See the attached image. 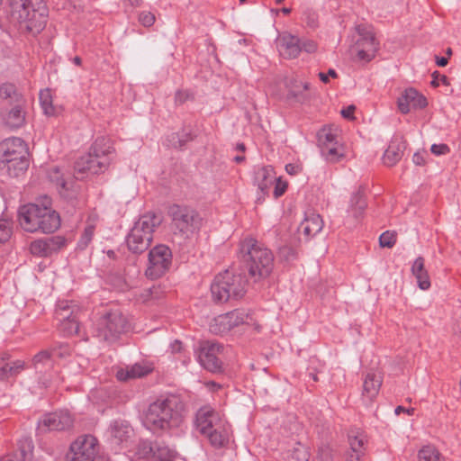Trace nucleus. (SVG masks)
Masks as SVG:
<instances>
[{"instance_id": "nucleus-60", "label": "nucleus", "mask_w": 461, "mask_h": 461, "mask_svg": "<svg viewBox=\"0 0 461 461\" xmlns=\"http://www.w3.org/2000/svg\"><path fill=\"white\" fill-rule=\"evenodd\" d=\"M188 95L185 92H182V91H177L176 93V95H175V102L176 104H181L185 102V100L187 99Z\"/></svg>"}, {"instance_id": "nucleus-36", "label": "nucleus", "mask_w": 461, "mask_h": 461, "mask_svg": "<svg viewBox=\"0 0 461 461\" xmlns=\"http://www.w3.org/2000/svg\"><path fill=\"white\" fill-rule=\"evenodd\" d=\"M229 324L230 325V329H233L240 324H249L250 321H253L251 315L245 312L243 310H234L232 312H227Z\"/></svg>"}, {"instance_id": "nucleus-18", "label": "nucleus", "mask_w": 461, "mask_h": 461, "mask_svg": "<svg viewBox=\"0 0 461 461\" xmlns=\"http://www.w3.org/2000/svg\"><path fill=\"white\" fill-rule=\"evenodd\" d=\"M134 435V430L129 421L116 419L110 422L106 430L107 440L112 445H127Z\"/></svg>"}, {"instance_id": "nucleus-34", "label": "nucleus", "mask_w": 461, "mask_h": 461, "mask_svg": "<svg viewBox=\"0 0 461 461\" xmlns=\"http://www.w3.org/2000/svg\"><path fill=\"white\" fill-rule=\"evenodd\" d=\"M418 461H446L442 454L432 445L422 447L418 452Z\"/></svg>"}, {"instance_id": "nucleus-22", "label": "nucleus", "mask_w": 461, "mask_h": 461, "mask_svg": "<svg viewBox=\"0 0 461 461\" xmlns=\"http://www.w3.org/2000/svg\"><path fill=\"white\" fill-rule=\"evenodd\" d=\"M276 180V176L274 168L271 166L258 167L254 169L253 182L261 193V195L258 197V200H260L261 196H265L269 194L270 188Z\"/></svg>"}, {"instance_id": "nucleus-2", "label": "nucleus", "mask_w": 461, "mask_h": 461, "mask_svg": "<svg viewBox=\"0 0 461 461\" xmlns=\"http://www.w3.org/2000/svg\"><path fill=\"white\" fill-rule=\"evenodd\" d=\"M50 205V199L45 196L40 203L21 206L18 211L21 227L28 232L56 231L60 226V217Z\"/></svg>"}, {"instance_id": "nucleus-11", "label": "nucleus", "mask_w": 461, "mask_h": 461, "mask_svg": "<svg viewBox=\"0 0 461 461\" xmlns=\"http://www.w3.org/2000/svg\"><path fill=\"white\" fill-rule=\"evenodd\" d=\"M172 264V252L169 247L159 244L149 252L146 276L150 279H157L165 275Z\"/></svg>"}, {"instance_id": "nucleus-14", "label": "nucleus", "mask_w": 461, "mask_h": 461, "mask_svg": "<svg viewBox=\"0 0 461 461\" xmlns=\"http://www.w3.org/2000/svg\"><path fill=\"white\" fill-rule=\"evenodd\" d=\"M222 348V345L219 343L203 340L198 343L194 352L203 368L212 373H219L222 371V361L219 357Z\"/></svg>"}, {"instance_id": "nucleus-43", "label": "nucleus", "mask_w": 461, "mask_h": 461, "mask_svg": "<svg viewBox=\"0 0 461 461\" xmlns=\"http://www.w3.org/2000/svg\"><path fill=\"white\" fill-rule=\"evenodd\" d=\"M366 441L364 437L356 436L349 438L350 451L365 455V445Z\"/></svg>"}, {"instance_id": "nucleus-44", "label": "nucleus", "mask_w": 461, "mask_h": 461, "mask_svg": "<svg viewBox=\"0 0 461 461\" xmlns=\"http://www.w3.org/2000/svg\"><path fill=\"white\" fill-rule=\"evenodd\" d=\"M11 235L12 223L5 219H0V243L6 242Z\"/></svg>"}, {"instance_id": "nucleus-25", "label": "nucleus", "mask_w": 461, "mask_h": 461, "mask_svg": "<svg viewBox=\"0 0 461 461\" xmlns=\"http://www.w3.org/2000/svg\"><path fill=\"white\" fill-rule=\"evenodd\" d=\"M405 149V140L401 136H394L384 153V164L387 167L394 166L402 158Z\"/></svg>"}, {"instance_id": "nucleus-26", "label": "nucleus", "mask_w": 461, "mask_h": 461, "mask_svg": "<svg viewBox=\"0 0 461 461\" xmlns=\"http://www.w3.org/2000/svg\"><path fill=\"white\" fill-rule=\"evenodd\" d=\"M280 55L285 59H295L301 53L300 38L292 34H284L278 43Z\"/></svg>"}, {"instance_id": "nucleus-4", "label": "nucleus", "mask_w": 461, "mask_h": 461, "mask_svg": "<svg viewBox=\"0 0 461 461\" xmlns=\"http://www.w3.org/2000/svg\"><path fill=\"white\" fill-rule=\"evenodd\" d=\"M113 151L108 139L97 138L89 148V151L76 160L75 177L82 180L88 174L104 173L111 163Z\"/></svg>"}, {"instance_id": "nucleus-30", "label": "nucleus", "mask_w": 461, "mask_h": 461, "mask_svg": "<svg viewBox=\"0 0 461 461\" xmlns=\"http://www.w3.org/2000/svg\"><path fill=\"white\" fill-rule=\"evenodd\" d=\"M204 436L214 448L223 447L229 442V435L221 425L216 426L215 429L209 431Z\"/></svg>"}, {"instance_id": "nucleus-28", "label": "nucleus", "mask_w": 461, "mask_h": 461, "mask_svg": "<svg viewBox=\"0 0 461 461\" xmlns=\"http://www.w3.org/2000/svg\"><path fill=\"white\" fill-rule=\"evenodd\" d=\"M424 263V258L418 257L411 266V273L417 279L418 286L421 290H428L430 287V280Z\"/></svg>"}, {"instance_id": "nucleus-6", "label": "nucleus", "mask_w": 461, "mask_h": 461, "mask_svg": "<svg viewBox=\"0 0 461 461\" xmlns=\"http://www.w3.org/2000/svg\"><path fill=\"white\" fill-rule=\"evenodd\" d=\"M248 280L242 274L225 270L218 274L211 284V294L216 303L242 298L247 292Z\"/></svg>"}, {"instance_id": "nucleus-16", "label": "nucleus", "mask_w": 461, "mask_h": 461, "mask_svg": "<svg viewBox=\"0 0 461 461\" xmlns=\"http://www.w3.org/2000/svg\"><path fill=\"white\" fill-rule=\"evenodd\" d=\"M66 244L67 240L63 236H50L33 240L30 244V251L33 256L48 258L57 254Z\"/></svg>"}, {"instance_id": "nucleus-12", "label": "nucleus", "mask_w": 461, "mask_h": 461, "mask_svg": "<svg viewBox=\"0 0 461 461\" xmlns=\"http://www.w3.org/2000/svg\"><path fill=\"white\" fill-rule=\"evenodd\" d=\"M97 439L92 435L78 437L71 445L68 454V461H107L97 455Z\"/></svg>"}, {"instance_id": "nucleus-13", "label": "nucleus", "mask_w": 461, "mask_h": 461, "mask_svg": "<svg viewBox=\"0 0 461 461\" xmlns=\"http://www.w3.org/2000/svg\"><path fill=\"white\" fill-rule=\"evenodd\" d=\"M80 309L76 304L59 302L55 311V318L59 321V330L63 336H72L79 330Z\"/></svg>"}, {"instance_id": "nucleus-46", "label": "nucleus", "mask_w": 461, "mask_h": 461, "mask_svg": "<svg viewBox=\"0 0 461 461\" xmlns=\"http://www.w3.org/2000/svg\"><path fill=\"white\" fill-rule=\"evenodd\" d=\"M279 256L283 260L290 262L297 258V251L290 246H283L279 249Z\"/></svg>"}, {"instance_id": "nucleus-50", "label": "nucleus", "mask_w": 461, "mask_h": 461, "mask_svg": "<svg viewBox=\"0 0 461 461\" xmlns=\"http://www.w3.org/2000/svg\"><path fill=\"white\" fill-rule=\"evenodd\" d=\"M430 151L435 156L447 155L450 152L449 147L445 143L432 144Z\"/></svg>"}, {"instance_id": "nucleus-47", "label": "nucleus", "mask_w": 461, "mask_h": 461, "mask_svg": "<svg viewBox=\"0 0 461 461\" xmlns=\"http://www.w3.org/2000/svg\"><path fill=\"white\" fill-rule=\"evenodd\" d=\"M337 145L338 144H334L326 147L325 155L322 156L325 157L327 160L330 162H337L343 156V154L339 151Z\"/></svg>"}, {"instance_id": "nucleus-54", "label": "nucleus", "mask_w": 461, "mask_h": 461, "mask_svg": "<svg viewBox=\"0 0 461 461\" xmlns=\"http://www.w3.org/2000/svg\"><path fill=\"white\" fill-rule=\"evenodd\" d=\"M432 77L433 79L431 81V85L433 86H438L439 83H442L444 85H449L448 78L445 75H441L438 71L433 72Z\"/></svg>"}, {"instance_id": "nucleus-21", "label": "nucleus", "mask_w": 461, "mask_h": 461, "mask_svg": "<svg viewBox=\"0 0 461 461\" xmlns=\"http://www.w3.org/2000/svg\"><path fill=\"white\" fill-rule=\"evenodd\" d=\"M427 105L426 97L412 87L405 89L397 99L398 109L403 114L408 113L411 108L422 109Z\"/></svg>"}, {"instance_id": "nucleus-41", "label": "nucleus", "mask_w": 461, "mask_h": 461, "mask_svg": "<svg viewBox=\"0 0 461 461\" xmlns=\"http://www.w3.org/2000/svg\"><path fill=\"white\" fill-rule=\"evenodd\" d=\"M40 103L45 114L50 115L54 113L52 99L48 90L40 92Z\"/></svg>"}, {"instance_id": "nucleus-7", "label": "nucleus", "mask_w": 461, "mask_h": 461, "mask_svg": "<svg viewBox=\"0 0 461 461\" xmlns=\"http://www.w3.org/2000/svg\"><path fill=\"white\" fill-rule=\"evenodd\" d=\"M171 227L176 235L189 239L200 231L203 218L194 207L183 203H173L167 208Z\"/></svg>"}, {"instance_id": "nucleus-59", "label": "nucleus", "mask_w": 461, "mask_h": 461, "mask_svg": "<svg viewBox=\"0 0 461 461\" xmlns=\"http://www.w3.org/2000/svg\"><path fill=\"white\" fill-rule=\"evenodd\" d=\"M412 161L417 166H423L425 164L424 154L421 152H415L412 157Z\"/></svg>"}, {"instance_id": "nucleus-55", "label": "nucleus", "mask_w": 461, "mask_h": 461, "mask_svg": "<svg viewBox=\"0 0 461 461\" xmlns=\"http://www.w3.org/2000/svg\"><path fill=\"white\" fill-rule=\"evenodd\" d=\"M23 368V362L18 360L13 363H9L8 372L10 376H14L21 372Z\"/></svg>"}, {"instance_id": "nucleus-39", "label": "nucleus", "mask_w": 461, "mask_h": 461, "mask_svg": "<svg viewBox=\"0 0 461 461\" xmlns=\"http://www.w3.org/2000/svg\"><path fill=\"white\" fill-rule=\"evenodd\" d=\"M317 234L322 230L324 222L320 214L308 212L303 220Z\"/></svg>"}, {"instance_id": "nucleus-52", "label": "nucleus", "mask_w": 461, "mask_h": 461, "mask_svg": "<svg viewBox=\"0 0 461 461\" xmlns=\"http://www.w3.org/2000/svg\"><path fill=\"white\" fill-rule=\"evenodd\" d=\"M275 188H274V196L276 198H278L282 196L287 188V184L285 182H283L280 178L276 177V180L275 181Z\"/></svg>"}, {"instance_id": "nucleus-38", "label": "nucleus", "mask_w": 461, "mask_h": 461, "mask_svg": "<svg viewBox=\"0 0 461 461\" xmlns=\"http://www.w3.org/2000/svg\"><path fill=\"white\" fill-rule=\"evenodd\" d=\"M169 145L176 149H182L188 141L193 140L191 132L172 133L167 136Z\"/></svg>"}, {"instance_id": "nucleus-10", "label": "nucleus", "mask_w": 461, "mask_h": 461, "mask_svg": "<svg viewBox=\"0 0 461 461\" xmlns=\"http://www.w3.org/2000/svg\"><path fill=\"white\" fill-rule=\"evenodd\" d=\"M357 31L359 37L350 47L349 54L357 61L369 62L375 58L379 43L369 28L359 25Z\"/></svg>"}, {"instance_id": "nucleus-9", "label": "nucleus", "mask_w": 461, "mask_h": 461, "mask_svg": "<svg viewBox=\"0 0 461 461\" xmlns=\"http://www.w3.org/2000/svg\"><path fill=\"white\" fill-rule=\"evenodd\" d=\"M129 329L130 324L120 310H109L97 321L96 336L102 340L113 342Z\"/></svg>"}, {"instance_id": "nucleus-17", "label": "nucleus", "mask_w": 461, "mask_h": 461, "mask_svg": "<svg viewBox=\"0 0 461 461\" xmlns=\"http://www.w3.org/2000/svg\"><path fill=\"white\" fill-rule=\"evenodd\" d=\"M138 452L142 457L158 461H173L176 456V452L163 442L149 440L140 442Z\"/></svg>"}, {"instance_id": "nucleus-62", "label": "nucleus", "mask_w": 461, "mask_h": 461, "mask_svg": "<svg viewBox=\"0 0 461 461\" xmlns=\"http://www.w3.org/2000/svg\"><path fill=\"white\" fill-rule=\"evenodd\" d=\"M8 368L9 363H6L5 365L0 367V380H5L11 377L8 372Z\"/></svg>"}, {"instance_id": "nucleus-20", "label": "nucleus", "mask_w": 461, "mask_h": 461, "mask_svg": "<svg viewBox=\"0 0 461 461\" xmlns=\"http://www.w3.org/2000/svg\"><path fill=\"white\" fill-rule=\"evenodd\" d=\"M27 155L26 143L18 137L4 140L0 142V162H10L13 158Z\"/></svg>"}, {"instance_id": "nucleus-32", "label": "nucleus", "mask_w": 461, "mask_h": 461, "mask_svg": "<svg viewBox=\"0 0 461 461\" xmlns=\"http://www.w3.org/2000/svg\"><path fill=\"white\" fill-rule=\"evenodd\" d=\"M7 166L8 174L12 176H18L25 172L29 167L27 155L23 158H13L10 162H3Z\"/></svg>"}, {"instance_id": "nucleus-19", "label": "nucleus", "mask_w": 461, "mask_h": 461, "mask_svg": "<svg viewBox=\"0 0 461 461\" xmlns=\"http://www.w3.org/2000/svg\"><path fill=\"white\" fill-rule=\"evenodd\" d=\"M48 177L55 183L61 197L67 199L74 206L77 195V189L73 181L65 179L59 167H52L49 169Z\"/></svg>"}, {"instance_id": "nucleus-57", "label": "nucleus", "mask_w": 461, "mask_h": 461, "mask_svg": "<svg viewBox=\"0 0 461 461\" xmlns=\"http://www.w3.org/2000/svg\"><path fill=\"white\" fill-rule=\"evenodd\" d=\"M308 452L306 450L296 449L294 452L293 456L295 457L298 461H307L308 460Z\"/></svg>"}, {"instance_id": "nucleus-58", "label": "nucleus", "mask_w": 461, "mask_h": 461, "mask_svg": "<svg viewBox=\"0 0 461 461\" xmlns=\"http://www.w3.org/2000/svg\"><path fill=\"white\" fill-rule=\"evenodd\" d=\"M355 109V105H348V107L343 108L340 113L346 119H353V113Z\"/></svg>"}, {"instance_id": "nucleus-31", "label": "nucleus", "mask_w": 461, "mask_h": 461, "mask_svg": "<svg viewBox=\"0 0 461 461\" xmlns=\"http://www.w3.org/2000/svg\"><path fill=\"white\" fill-rule=\"evenodd\" d=\"M150 372L151 368L149 366L140 363H136L128 367L125 372H123L122 370L119 371L117 374V377L120 380H127L130 378L142 377Z\"/></svg>"}, {"instance_id": "nucleus-49", "label": "nucleus", "mask_w": 461, "mask_h": 461, "mask_svg": "<svg viewBox=\"0 0 461 461\" xmlns=\"http://www.w3.org/2000/svg\"><path fill=\"white\" fill-rule=\"evenodd\" d=\"M50 353L47 350L41 351L33 357V363L36 368H39V365H50Z\"/></svg>"}, {"instance_id": "nucleus-8", "label": "nucleus", "mask_w": 461, "mask_h": 461, "mask_svg": "<svg viewBox=\"0 0 461 461\" xmlns=\"http://www.w3.org/2000/svg\"><path fill=\"white\" fill-rule=\"evenodd\" d=\"M161 222L154 213H146L139 218L126 237L129 250L134 254L146 251L153 239L155 228Z\"/></svg>"}, {"instance_id": "nucleus-45", "label": "nucleus", "mask_w": 461, "mask_h": 461, "mask_svg": "<svg viewBox=\"0 0 461 461\" xmlns=\"http://www.w3.org/2000/svg\"><path fill=\"white\" fill-rule=\"evenodd\" d=\"M396 242V235L394 232L386 230L379 237V244L382 248H392Z\"/></svg>"}, {"instance_id": "nucleus-37", "label": "nucleus", "mask_w": 461, "mask_h": 461, "mask_svg": "<svg viewBox=\"0 0 461 461\" xmlns=\"http://www.w3.org/2000/svg\"><path fill=\"white\" fill-rule=\"evenodd\" d=\"M32 458V446L30 442L21 444L18 450L7 456L5 461H30Z\"/></svg>"}, {"instance_id": "nucleus-40", "label": "nucleus", "mask_w": 461, "mask_h": 461, "mask_svg": "<svg viewBox=\"0 0 461 461\" xmlns=\"http://www.w3.org/2000/svg\"><path fill=\"white\" fill-rule=\"evenodd\" d=\"M0 97L4 99L11 98L16 103L21 102V95L16 93V87L13 84H3L0 86Z\"/></svg>"}, {"instance_id": "nucleus-15", "label": "nucleus", "mask_w": 461, "mask_h": 461, "mask_svg": "<svg viewBox=\"0 0 461 461\" xmlns=\"http://www.w3.org/2000/svg\"><path fill=\"white\" fill-rule=\"evenodd\" d=\"M74 420L68 411H59L45 414L39 421L37 430L39 433L48 431H62L73 426Z\"/></svg>"}, {"instance_id": "nucleus-61", "label": "nucleus", "mask_w": 461, "mask_h": 461, "mask_svg": "<svg viewBox=\"0 0 461 461\" xmlns=\"http://www.w3.org/2000/svg\"><path fill=\"white\" fill-rule=\"evenodd\" d=\"M365 455L349 451L347 455V461H362Z\"/></svg>"}, {"instance_id": "nucleus-63", "label": "nucleus", "mask_w": 461, "mask_h": 461, "mask_svg": "<svg viewBox=\"0 0 461 461\" xmlns=\"http://www.w3.org/2000/svg\"><path fill=\"white\" fill-rule=\"evenodd\" d=\"M414 411H415V409H413V408L406 409L403 406H397L394 410V413L396 415H399L400 413H402V412H406L409 415H412L414 413Z\"/></svg>"}, {"instance_id": "nucleus-5", "label": "nucleus", "mask_w": 461, "mask_h": 461, "mask_svg": "<svg viewBox=\"0 0 461 461\" xmlns=\"http://www.w3.org/2000/svg\"><path fill=\"white\" fill-rule=\"evenodd\" d=\"M12 16L32 35L46 26L48 7L42 0H8Z\"/></svg>"}, {"instance_id": "nucleus-24", "label": "nucleus", "mask_w": 461, "mask_h": 461, "mask_svg": "<svg viewBox=\"0 0 461 461\" xmlns=\"http://www.w3.org/2000/svg\"><path fill=\"white\" fill-rule=\"evenodd\" d=\"M218 420V414L213 410L206 407L201 408L195 415V427L204 436L215 429L216 426L221 425Z\"/></svg>"}, {"instance_id": "nucleus-23", "label": "nucleus", "mask_w": 461, "mask_h": 461, "mask_svg": "<svg viewBox=\"0 0 461 461\" xmlns=\"http://www.w3.org/2000/svg\"><path fill=\"white\" fill-rule=\"evenodd\" d=\"M367 206V203L365 198L364 191L359 189L356 193H353L349 206L347 210V217L345 223L355 224L363 217L365 210Z\"/></svg>"}, {"instance_id": "nucleus-56", "label": "nucleus", "mask_w": 461, "mask_h": 461, "mask_svg": "<svg viewBox=\"0 0 461 461\" xmlns=\"http://www.w3.org/2000/svg\"><path fill=\"white\" fill-rule=\"evenodd\" d=\"M299 230L304 234V236L306 237V240H309V239L314 237L315 235H317V233L315 231H313L312 227L309 226L304 221L301 222Z\"/></svg>"}, {"instance_id": "nucleus-33", "label": "nucleus", "mask_w": 461, "mask_h": 461, "mask_svg": "<svg viewBox=\"0 0 461 461\" xmlns=\"http://www.w3.org/2000/svg\"><path fill=\"white\" fill-rule=\"evenodd\" d=\"M317 137L321 155H325L326 147L338 144L337 134L334 133L330 129H321L319 131Z\"/></svg>"}, {"instance_id": "nucleus-3", "label": "nucleus", "mask_w": 461, "mask_h": 461, "mask_svg": "<svg viewBox=\"0 0 461 461\" xmlns=\"http://www.w3.org/2000/svg\"><path fill=\"white\" fill-rule=\"evenodd\" d=\"M240 253L249 276L254 282L269 276L274 268V256L270 249L252 238L240 243Z\"/></svg>"}, {"instance_id": "nucleus-27", "label": "nucleus", "mask_w": 461, "mask_h": 461, "mask_svg": "<svg viewBox=\"0 0 461 461\" xmlns=\"http://www.w3.org/2000/svg\"><path fill=\"white\" fill-rule=\"evenodd\" d=\"M382 381L379 375L368 373L363 384V399L372 402L378 394Z\"/></svg>"}, {"instance_id": "nucleus-29", "label": "nucleus", "mask_w": 461, "mask_h": 461, "mask_svg": "<svg viewBox=\"0 0 461 461\" xmlns=\"http://www.w3.org/2000/svg\"><path fill=\"white\" fill-rule=\"evenodd\" d=\"M24 121L25 116L22 110V102L16 103L5 118V124L11 129L20 128L23 125Z\"/></svg>"}, {"instance_id": "nucleus-42", "label": "nucleus", "mask_w": 461, "mask_h": 461, "mask_svg": "<svg viewBox=\"0 0 461 461\" xmlns=\"http://www.w3.org/2000/svg\"><path fill=\"white\" fill-rule=\"evenodd\" d=\"M94 231H95V228H94V226H91V225L87 226L84 230V231L77 242L78 249L84 250L85 249H86V247L89 245V243L93 240Z\"/></svg>"}, {"instance_id": "nucleus-51", "label": "nucleus", "mask_w": 461, "mask_h": 461, "mask_svg": "<svg viewBox=\"0 0 461 461\" xmlns=\"http://www.w3.org/2000/svg\"><path fill=\"white\" fill-rule=\"evenodd\" d=\"M139 21L143 26L149 27L155 22V15L150 12H142L139 15Z\"/></svg>"}, {"instance_id": "nucleus-53", "label": "nucleus", "mask_w": 461, "mask_h": 461, "mask_svg": "<svg viewBox=\"0 0 461 461\" xmlns=\"http://www.w3.org/2000/svg\"><path fill=\"white\" fill-rule=\"evenodd\" d=\"M300 49L301 52L305 51L307 53H312L316 50V44L311 40L300 39Z\"/></svg>"}, {"instance_id": "nucleus-1", "label": "nucleus", "mask_w": 461, "mask_h": 461, "mask_svg": "<svg viewBox=\"0 0 461 461\" xmlns=\"http://www.w3.org/2000/svg\"><path fill=\"white\" fill-rule=\"evenodd\" d=\"M185 404L175 394L160 397L149 404L144 414V426L154 434L161 435L180 427Z\"/></svg>"}, {"instance_id": "nucleus-64", "label": "nucleus", "mask_w": 461, "mask_h": 461, "mask_svg": "<svg viewBox=\"0 0 461 461\" xmlns=\"http://www.w3.org/2000/svg\"><path fill=\"white\" fill-rule=\"evenodd\" d=\"M285 170L289 175H296L300 171V167L294 164H287L285 166Z\"/></svg>"}, {"instance_id": "nucleus-48", "label": "nucleus", "mask_w": 461, "mask_h": 461, "mask_svg": "<svg viewBox=\"0 0 461 461\" xmlns=\"http://www.w3.org/2000/svg\"><path fill=\"white\" fill-rule=\"evenodd\" d=\"M309 84L304 83L303 84V89H291L289 91V96L295 98L300 103H304L307 101L308 96L303 93V91L308 90Z\"/></svg>"}, {"instance_id": "nucleus-35", "label": "nucleus", "mask_w": 461, "mask_h": 461, "mask_svg": "<svg viewBox=\"0 0 461 461\" xmlns=\"http://www.w3.org/2000/svg\"><path fill=\"white\" fill-rule=\"evenodd\" d=\"M228 318L229 317L226 315V313L215 317L210 322V331L216 335H222L230 331L231 329L230 325L229 324Z\"/></svg>"}]
</instances>
